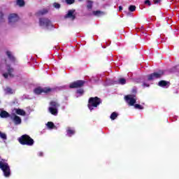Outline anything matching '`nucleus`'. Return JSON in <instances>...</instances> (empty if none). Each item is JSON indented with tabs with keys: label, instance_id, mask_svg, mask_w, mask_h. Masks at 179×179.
Listing matches in <instances>:
<instances>
[{
	"label": "nucleus",
	"instance_id": "1",
	"mask_svg": "<svg viewBox=\"0 0 179 179\" xmlns=\"http://www.w3.org/2000/svg\"><path fill=\"white\" fill-rule=\"evenodd\" d=\"M101 103V100L98 97H91L88 102V108L90 111H93L94 109L96 108Z\"/></svg>",
	"mask_w": 179,
	"mask_h": 179
},
{
	"label": "nucleus",
	"instance_id": "2",
	"mask_svg": "<svg viewBox=\"0 0 179 179\" xmlns=\"http://www.w3.org/2000/svg\"><path fill=\"white\" fill-rule=\"evenodd\" d=\"M21 145H27V146H33L34 145V140H33L27 134L23 135L18 139Z\"/></svg>",
	"mask_w": 179,
	"mask_h": 179
},
{
	"label": "nucleus",
	"instance_id": "3",
	"mask_svg": "<svg viewBox=\"0 0 179 179\" xmlns=\"http://www.w3.org/2000/svg\"><path fill=\"white\" fill-rule=\"evenodd\" d=\"M13 68L10 66L9 62H6V66L4 70L3 71V76L5 79H8V78L13 77Z\"/></svg>",
	"mask_w": 179,
	"mask_h": 179
},
{
	"label": "nucleus",
	"instance_id": "4",
	"mask_svg": "<svg viewBox=\"0 0 179 179\" xmlns=\"http://www.w3.org/2000/svg\"><path fill=\"white\" fill-rule=\"evenodd\" d=\"M58 107H59V103L57 101H51L50 103V107L48 108L49 112L52 115H58Z\"/></svg>",
	"mask_w": 179,
	"mask_h": 179
},
{
	"label": "nucleus",
	"instance_id": "5",
	"mask_svg": "<svg viewBox=\"0 0 179 179\" xmlns=\"http://www.w3.org/2000/svg\"><path fill=\"white\" fill-rule=\"evenodd\" d=\"M0 169H1L4 176L9 177V176H10V168L9 167V165L8 164V163L3 161H1Z\"/></svg>",
	"mask_w": 179,
	"mask_h": 179
},
{
	"label": "nucleus",
	"instance_id": "6",
	"mask_svg": "<svg viewBox=\"0 0 179 179\" xmlns=\"http://www.w3.org/2000/svg\"><path fill=\"white\" fill-rule=\"evenodd\" d=\"M51 88L50 87H38L34 89V93L35 94H43V93L47 94L50 93L51 92Z\"/></svg>",
	"mask_w": 179,
	"mask_h": 179
},
{
	"label": "nucleus",
	"instance_id": "7",
	"mask_svg": "<svg viewBox=\"0 0 179 179\" xmlns=\"http://www.w3.org/2000/svg\"><path fill=\"white\" fill-rule=\"evenodd\" d=\"M162 75H164V72L162 70L155 72L148 76V80H155L159 79Z\"/></svg>",
	"mask_w": 179,
	"mask_h": 179
},
{
	"label": "nucleus",
	"instance_id": "8",
	"mask_svg": "<svg viewBox=\"0 0 179 179\" xmlns=\"http://www.w3.org/2000/svg\"><path fill=\"white\" fill-rule=\"evenodd\" d=\"M19 22V16L16 13H12L8 15V23L11 26H13L15 23Z\"/></svg>",
	"mask_w": 179,
	"mask_h": 179
},
{
	"label": "nucleus",
	"instance_id": "9",
	"mask_svg": "<svg viewBox=\"0 0 179 179\" xmlns=\"http://www.w3.org/2000/svg\"><path fill=\"white\" fill-rule=\"evenodd\" d=\"M124 99L129 106H134L136 103V96L135 95H127Z\"/></svg>",
	"mask_w": 179,
	"mask_h": 179
},
{
	"label": "nucleus",
	"instance_id": "10",
	"mask_svg": "<svg viewBox=\"0 0 179 179\" xmlns=\"http://www.w3.org/2000/svg\"><path fill=\"white\" fill-rule=\"evenodd\" d=\"M39 25L43 28L48 27L51 26V21L47 18H41L39 20Z\"/></svg>",
	"mask_w": 179,
	"mask_h": 179
},
{
	"label": "nucleus",
	"instance_id": "11",
	"mask_svg": "<svg viewBox=\"0 0 179 179\" xmlns=\"http://www.w3.org/2000/svg\"><path fill=\"white\" fill-rule=\"evenodd\" d=\"M10 120L13 121L15 125H20V124H22V119L20 118V117L16 115V114L13 113H11Z\"/></svg>",
	"mask_w": 179,
	"mask_h": 179
},
{
	"label": "nucleus",
	"instance_id": "12",
	"mask_svg": "<svg viewBox=\"0 0 179 179\" xmlns=\"http://www.w3.org/2000/svg\"><path fill=\"white\" fill-rule=\"evenodd\" d=\"M83 85H85V81L77 80L74 83H71L69 85V87L71 89H75V88H78V87H82V86H83Z\"/></svg>",
	"mask_w": 179,
	"mask_h": 179
},
{
	"label": "nucleus",
	"instance_id": "13",
	"mask_svg": "<svg viewBox=\"0 0 179 179\" xmlns=\"http://www.w3.org/2000/svg\"><path fill=\"white\" fill-rule=\"evenodd\" d=\"M75 10H69L67 14L65 15L66 19H70L71 20H75Z\"/></svg>",
	"mask_w": 179,
	"mask_h": 179
},
{
	"label": "nucleus",
	"instance_id": "14",
	"mask_svg": "<svg viewBox=\"0 0 179 179\" xmlns=\"http://www.w3.org/2000/svg\"><path fill=\"white\" fill-rule=\"evenodd\" d=\"M12 113L13 114H17V115H22L23 117H24V115H26V111H24L23 109H20V108H14L12 110Z\"/></svg>",
	"mask_w": 179,
	"mask_h": 179
},
{
	"label": "nucleus",
	"instance_id": "15",
	"mask_svg": "<svg viewBox=\"0 0 179 179\" xmlns=\"http://www.w3.org/2000/svg\"><path fill=\"white\" fill-rule=\"evenodd\" d=\"M6 55L9 58L11 64H13V62H15V61H16V59L15 58V56H13V53H12V52L7 51Z\"/></svg>",
	"mask_w": 179,
	"mask_h": 179
},
{
	"label": "nucleus",
	"instance_id": "16",
	"mask_svg": "<svg viewBox=\"0 0 179 179\" xmlns=\"http://www.w3.org/2000/svg\"><path fill=\"white\" fill-rule=\"evenodd\" d=\"M66 136H72L73 135H75V129L71 128V127H67L66 129Z\"/></svg>",
	"mask_w": 179,
	"mask_h": 179
},
{
	"label": "nucleus",
	"instance_id": "17",
	"mask_svg": "<svg viewBox=\"0 0 179 179\" xmlns=\"http://www.w3.org/2000/svg\"><path fill=\"white\" fill-rule=\"evenodd\" d=\"M0 117L1 118H8V117H10V114H9L8 112H6L5 110H2L0 113Z\"/></svg>",
	"mask_w": 179,
	"mask_h": 179
},
{
	"label": "nucleus",
	"instance_id": "18",
	"mask_svg": "<svg viewBox=\"0 0 179 179\" xmlns=\"http://www.w3.org/2000/svg\"><path fill=\"white\" fill-rule=\"evenodd\" d=\"M158 86H160L161 87H169V82L161 80L159 82Z\"/></svg>",
	"mask_w": 179,
	"mask_h": 179
},
{
	"label": "nucleus",
	"instance_id": "19",
	"mask_svg": "<svg viewBox=\"0 0 179 179\" xmlns=\"http://www.w3.org/2000/svg\"><path fill=\"white\" fill-rule=\"evenodd\" d=\"M15 3L17 6H19L20 8H23L25 5L24 0H16Z\"/></svg>",
	"mask_w": 179,
	"mask_h": 179
},
{
	"label": "nucleus",
	"instance_id": "20",
	"mask_svg": "<svg viewBox=\"0 0 179 179\" xmlns=\"http://www.w3.org/2000/svg\"><path fill=\"white\" fill-rule=\"evenodd\" d=\"M5 94H13V90L8 87L4 89Z\"/></svg>",
	"mask_w": 179,
	"mask_h": 179
},
{
	"label": "nucleus",
	"instance_id": "21",
	"mask_svg": "<svg viewBox=\"0 0 179 179\" xmlns=\"http://www.w3.org/2000/svg\"><path fill=\"white\" fill-rule=\"evenodd\" d=\"M0 138H1V139H2L3 141H6V139H8V137H7V136H6V134L2 133L1 131H0Z\"/></svg>",
	"mask_w": 179,
	"mask_h": 179
},
{
	"label": "nucleus",
	"instance_id": "22",
	"mask_svg": "<svg viewBox=\"0 0 179 179\" xmlns=\"http://www.w3.org/2000/svg\"><path fill=\"white\" fill-rule=\"evenodd\" d=\"M118 117V114L115 112H113L111 115H110V120H115V118H117Z\"/></svg>",
	"mask_w": 179,
	"mask_h": 179
},
{
	"label": "nucleus",
	"instance_id": "23",
	"mask_svg": "<svg viewBox=\"0 0 179 179\" xmlns=\"http://www.w3.org/2000/svg\"><path fill=\"white\" fill-rule=\"evenodd\" d=\"M46 125L49 129H52L54 128V123H52V122H48Z\"/></svg>",
	"mask_w": 179,
	"mask_h": 179
},
{
	"label": "nucleus",
	"instance_id": "24",
	"mask_svg": "<svg viewBox=\"0 0 179 179\" xmlns=\"http://www.w3.org/2000/svg\"><path fill=\"white\" fill-rule=\"evenodd\" d=\"M83 93H85V91H83V89H80L77 90V97H79L80 96H82L83 94Z\"/></svg>",
	"mask_w": 179,
	"mask_h": 179
},
{
	"label": "nucleus",
	"instance_id": "25",
	"mask_svg": "<svg viewBox=\"0 0 179 179\" xmlns=\"http://www.w3.org/2000/svg\"><path fill=\"white\" fill-rule=\"evenodd\" d=\"M119 85H125L127 83V80L124 78H120L118 80Z\"/></svg>",
	"mask_w": 179,
	"mask_h": 179
},
{
	"label": "nucleus",
	"instance_id": "26",
	"mask_svg": "<svg viewBox=\"0 0 179 179\" xmlns=\"http://www.w3.org/2000/svg\"><path fill=\"white\" fill-rule=\"evenodd\" d=\"M92 6H93V1H87V8L88 9H91L92 8Z\"/></svg>",
	"mask_w": 179,
	"mask_h": 179
},
{
	"label": "nucleus",
	"instance_id": "27",
	"mask_svg": "<svg viewBox=\"0 0 179 179\" xmlns=\"http://www.w3.org/2000/svg\"><path fill=\"white\" fill-rule=\"evenodd\" d=\"M129 10L130 12H135V10H136V6H130L129 7Z\"/></svg>",
	"mask_w": 179,
	"mask_h": 179
},
{
	"label": "nucleus",
	"instance_id": "28",
	"mask_svg": "<svg viewBox=\"0 0 179 179\" xmlns=\"http://www.w3.org/2000/svg\"><path fill=\"white\" fill-rule=\"evenodd\" d=\"M93 15H94V16H100V15H103V12L101 11H93Z\"/></svg>",
	"mask_w": 179,
	"mask_h": 179
},
{
	"label": "nucleus",
	"instance_id": "29",
	"mask_svg": "<svg viewBox=\"0 0 179 179\" xmlns=\"http://www.w3.org/2000/svg\"><path fill=\"white\" fill-rule=\"evenodd\" d=\"M134 108H136L137 110H143V106H142L140 104H135Z\"/></svg>",
	"mask_w": 179,
	"mask_h": 179
},
{
	"label": "nucleus",
	"instance_id": "30",
	"mask_svg": "<svg viewBox=\"0 0 179 179\" xmlns=\"http://www.w3.org/2000/svg\"><path fill=\"white\" fill-rule=\"evenodd\" d=\"M53 6L56 9H59V8H61V5L59 3H53Z\"/></svg>",
	"mask_w": 179,
	"mask_h": 179
},
{
	"label": "nucleus",
	"instance_id": "31",
	"mask_svg": "<svg viewBox=\"0 0 179 179\" xmlns=\"http://www.w3.org/2000/svg\"><path fill=\"white\" fill-rule=\"evenodd\" d=\"M66 3L69 5H72L75 2V0H66Z\"/></svg>",
	"mask_w": 179,
	"mask_h": 179
},
{
	"label": "nucleus",
	"instance_id": "32",
	"mask_svg": "<svg viewBox=\"0 0 179 179\" xmlns=\"http://www.w3.org/2000/svg\"><path fill=\"white\" fill-rule=\"evenodd\" d=\"M47 12H48V11L47 10L44 9L39 12V15H45V13H47Z\"/></svg>",
	"mask_w": 179,
	"mask_h": 179
},
{
	"label": "nucleus",
	"instance_id": "33",
	"mask_svg": "<svg viewBox=\"0 0 179 179\" xmlns=\"http://www.w3.org/2000/svg\"><path fill=\"white\" fill-rule=\"evenodd\" d=\"M145 4L148 5V6H150V5H152V3H150V1H149V0H145Z\"/></svg>",
	"mask_w": 179,
	"mask_h": 179
},
{
	"label": "nucleus",
	"instance_id": "34",
	"mask_svg": "<svg viewBox=\"0 0 179 179\" xmlns=\"http://www.w3.org/2000/svg\"><path fill=\"white\" fill-rule=\"evenodd\" d=\"M38 156H39L40 157H41L43 156L44 153H43V152H39L38 153Z\"/></svg>",
	"mask_w": 179,
	"mask_h": 179
},
{
	"label": "nucleus",
	"instance_id": "35",
	"mask_svg": "<svg viewBox=\"0 0 179 179\" xmlns=\"http://www.w3.org/2000/svg\"><path fill=\"white\" fill-rule=\"evenodd\" d=\"M143 86L144 87H149V84H146V83H144L143 84Z\"/></svg>",
	"mask_w": 179,
	"mask_h": 179
},
{
	"label": "nucleus",
	"instance_id": "36",
	"mask_svg": "<svg viewBox=\"0 0 179 179\" xmlns=\"http://www.w3.org/2000/svg\"><path fill=\"white\" fill-rule=\"evenodd\" d=\"M0 19H3V13L0 12Z\"/></svg>",
	"mask_w": 179,
	"mask_h": 179
},
{
	"label": "nucleus",
	"instance_id": "37",
	"mask_svg": "<svg viewBox=\"0 0 179 179\" xmlns=\"http://www.w3.org/2000/svg\"><path fill=\"white\" fill-rule=\"evenodd\" d=\"M161 0H156L155 1V3H159V2H160Z\"/></svg>",
	"mask_w": 179,
	"mask_h": 179
},
{
	"label": "nucleus",
	"instance_id": "38",
	"mask_svg": "<svg viewBox=\"0 0 179 179\" xmlns=\"http://www.w3.org/2000/svg\"><path fill=\"white\" fill-rule=\"evenodd\" d=\"M119 10H122V6H119Z\"/></svg>",
	"mask_w": 179,
	"mask_h": 179
},
{
	"label": "nucleus",
	"instance_id": "39",
	"mask_svg": "<svg viewBox=\"0 0 179 179\" xmlns=\"http://www.w3.org/2000/svg\"><path fill=\"white\" fill-rule=\"evenodd\" d=\"M178 68H179V65L178 66Z\"/></svg>",
	"mask_w": 179,
	"mask_h": 179
},
{
	"label": "nucleus",
	"instance_id": "40",
	"mask_svg": "<svg viewBox=\"0 0 179 179\" xmlns=\"http://www.w3.org/2000/svg\"><path fill=\"white\" fill-rule=\"evenodd\" d=\"M78 1H82V0H78Z\"/></svg>",
	"mask_w": 179,
	"mask_h": 179
}]
</instances>
